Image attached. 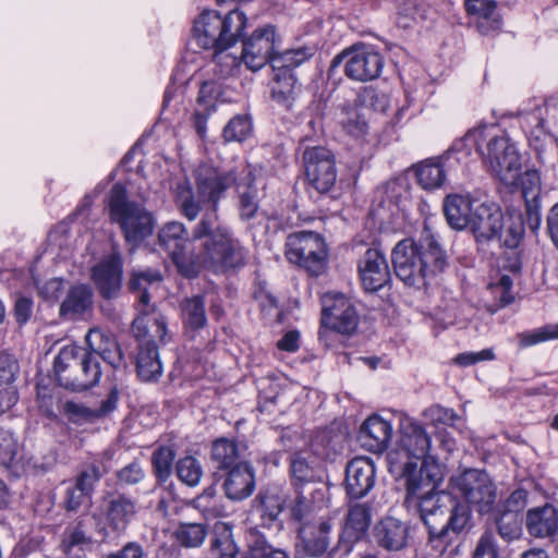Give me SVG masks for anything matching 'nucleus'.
<instances>
[{
  "label": "nucleus",
  "mask_w": 558,
  "mask_h": 558,
  "mask_svg": "<svg viewBox=\"0 0 558 558\" xmlns=\"http://www.w3.org/2000/svg\"><path fill=\"white\" fill-rule=\"evenodd\" d=\"M106 202L108 209H138L140 207V204L130 197L125 185L121 182L113 184Z\"/></svg>",
  "instance_id": "nucleus-52"
},
{
  "label": "nucleus",
  "mask_w": 558,
  "mask_h": 558,
  "mask_svg": "<svg viewBox=\"0 0 558 558\" xmlns=\"http://www.w3.org/2000/svg\"><path fill=\"white\" fill-rule=\"evenodd\" d=\"M252 123L246 116H236L232 118L223 129L226 141L241 142L251 133Z\"/></svg>",
  "instance_id": "nucleus-54"
},
{
  "label": "nucleus",
  "mask_w": 558,
  "mask_h": 558,
  "mask_svg": "<svg viewBox=\"0 0 558 558\" xmlns=\"http://www.w3.org/2000/svg\"><path fill=\"white\" fill-rule=\"evenodd\" d=\"M90 498L86 492L73 485L66 488L63 505L66 511H77Z\"/></svg>",
  "instance_id": "nucleus-61"
},
{
  "label": "nucleus",
  "mask_w": 558,
  "mask_h": 558,
  "mask_svg": "<svg viewBox=\"0 0 558 558\" xmlns=\"http://www.w3.org/2000/svg\"><path fill=\"white\" fill-rule=\"evenodd\" d=\"M473 558H498L495 541L490 533L481 536L473 553Z\"/></svg>",
  "instance_id": "nucleus-64"
},
{
  "label": "nucleus",
  "mask_w": 558,
  "mask_h": 558,
  "mask_svg": "<svg viewBox=\"0 0 558 558\" xmlns=\"http://www.w3.org/2000/svg\"><path fill=\"white\" fill-rule=\"evenodd\" d=\"M171 256L178 271L185 278H194L203 268H209L205 241L198 253L195 252V245L191 241L175 243Z\"/></svg>",
  "instance_id": "nucleus-24"
},
{
  "label": "nucleus",
  "mask_w": 558,
  "mask_h": 558,
  "mask_svg": "<svg viewBox=\"0 0 558 558\" xmlns=\"http://www.w3.org/2000/svg\"><path fill=\"white\" fill-rule=\"evenodd\" d=\"M102 476V472L95 463L88 464L76 477L75 486L92 495L94 486Z\"/></svg>",
  "instance_id": "nucleus-58"
},
{
  "label": "nucleus",
  "mask_w": 558,
  "mask_h": 558,
  "mask_svg": "<svg viewBox=\"0 0 558 558\" xmlns=\"http://www.w3.org/2000/svg\"><path fill=\"white\" fill-rule=\"evenodd\" d=\"M138 376L145 381L159 378L162 374V364L156 344L142 343L136 359Z\"/></svg>",
  "instance_id": "nucleus-41"
},
{
  "label": "nucleus",
  "mask_w": 558,
  "mask_h": 558,
  "mask_svg": "<svg viewBox=\"0 0 558 558\" xmlns=\"http://www.w3.org/2000/svg\"><path fill=\"white\" fill-rule=\"evenodd\" d=\"M341 63H344L345 75L356 82H368L379 76L384 59L379 52L365 45L353 46L337 54L329 71H335Z\"/></svg>",
  "instance_id": "nucleus-10"
},
{
  "label": "nucleus",
  "mask_w": 558,
  "mask_h": 558,
  "mask_svg": "<svg viewBox=\"0 0 558 558\" xmlns=\"http://www.w3.org/2000/svg\"><path fill=\"white\" fill-rule=\"evenodd\" d=\"M430 448V437L425 428L416 421L404 417L400 422L399 437L395 447L387 453V464L390 473H401L409 465H418L425 459Z\"/></svg>",
  "instance_id": "nucleus-6"
},
{
  "label": "nucleus",
  "mask_w": 558,
  "mask_h": 558,
  "mask_svg": "<svg viewBox=\"0 0 558 558\" xmlns=\"http://www.w3.org/2000/svg\"><path fill=\"white\" fill-rule=\"evenodd\" d=\"M487 195L480 190L474 192L450 193L444 199L442 209H490Z\"/></svg>",
  "instance_id": "nucleus-43"
},
{
  "label": "nucleus",
  "mask_w": 558,
  "mask_h": 558,
  "mask_svg": "<svg viewBox=\"0 0 558 558\" xmlns=\"http://www.w3.org/2000/svg\"><path fill=\"white\" fill-rule=\"evenodd\" d=\"M391 474L397 478L404 480L405 501L409 505L416 506L423 498L441 492L437 488L444 478V473L434 457L421 462L418 470L417 465H409L404 472Z\"/></svg>",
  "instance_id": "nucleus-9"
},
{
  "label": "nucleus",
  "mask_w": 558,
  "mask_h": 558,
  "mask_svg": "<svg viewBox=\"0 0 558 558\" xmlns=\"http://www.w3.org/2000/svg\"><path fill=\"white\" fill-rule=\"evenodd\" d=\"M226 495L232 500H242L252 495L255 488L254 474L251 468L244 464H236L229 472L225 484Z\"/></svg>",
  "instance_id": "nucleus-36"
},
{
  "label": "nucleus",
  "mask_w": 558,
  "mask_h": 558,
  "mask_svg": "<svg viewBox=\"0 0 558 558\" xmlns=\"http://www.w3.org/2000/svg\"><path fill=\"white\" fill-rule=\"evenodd\" d=\"M85 527V520L80 519L74 525L65 529L60 544V548L65 555L70 556L74 547L83 548L93 543Z\"/></svg>",
  "instance_id": "nucleus-45"
},
{
  "label": "nucleus",
  "mask_w": 558,
  "mask_h": 558,
  "mask_svg": "<svg viewBox=\"0 0 558 558\" xmlns=\"http://www.w3.org/2000/svg\"><path fill=\"white\" fill-rule=\"evenodd\" d=\"M392 265L405 286L420 289L445 270L448 256L436 238L426 233L418 242L412 239L398 242L392 250Z\"/></svg>",
  "instance_id": "nucleus-1"
},
{
  "label": "nucleus",
  "mask_w": 558,
  "mask_h": 558,
  "mask_svg": "<svg viewBox=\"0 0 558 558\" xmlns=\"http://www.w3.org/2000/svg\"><path fill=\"white\" fill-rule=\"evenodd\" d=\"M335 520V515L327 514L308 521L299 529L302 547L307 556L320 557L328 550Z\"/></svg>",
  "instance_id": "nucleus-16"
},
{
  "label": "nucleus",
  "mask_w": 558,
  "mask_h": 558,
  "mask_svg": "<svg viewBox=\"0 0 558 558\" xmlns=\"http://www.w3.org/2000/svg\"><path fill=\"white\" fill-rule=\"evenodd\" d=\"M451 155L452 153L448 151L442 157L427 158L413 165L411 171L414 173L416 183L425 191L441 187L447 178L446 161Z\"/></svg>",
  "instance_id": "nucleus-28"
},
{
  "label": "nucleus",
  "mask_w": 558,
  "mask_h": 558,
  "mask_svg": "<svg viewBox=\"0 0 558 558\" xmlns=\"http://www.w3.org/2000/svg\"><path fill=\"white\" fill-rule=\"evenodd\" d=\"M465 8L469 14L476 17V28L481 34L488 35L500 28L501 22L494 1L466 0Z\"/></svg>",
  "instance_id": "nucleus-37"
},
{
  "label": "nucleus",
  "mask_w": 558,
  "mask_h": 558,
  "mask_svg": "<svg viewBox=\"0 0 558 558\" xmlns=\"http://www.w3.org/2000/svg\"><path fill=\"white\" fill-rule=\"evenodd\" d=\"M17 369V362L11 355L0 354V386H13Z\"/></svg>",
  "instance_id": "nucleus-60"
},
{
  "label": "nucleus",
  "mask_w": 558,
  "mask_h": 558,
  "mask_svg": "<svg viewBox=\"0 0 558 558\" xmlns=\"http://www.w3.org/2000/svg\"><path fill=\"white\" fill-rule=\"evenodd\" d=\"M305 180L319 193L329 192L337 181L333 154L323 146L306 147L302 155Z\"/></svg>",
  "instance_id": "nucleus-12"
},
{
  "label": "nucleus",
  "mask_w": 558,
  "mask_h": 558,
  "mask_svg": "<svg viewBox=\"0 0 558 558\" xmlns=\"http://www.w3.org/2000/svg\"><path fill=\"white\" fill-rule=\"evenodd\" d=\"M196 181L199 202L216 204L222 193L235 182V178L232 173L221 174L216 169L202 165L196 170Z\"/></svg>",
  "instance_id": "nucleus-22"
},
{
  "label": "nucleus",
  "mask_w": 558,
  "mask_h": 558,
  "mask_svg": "<svg viewBox=\"0 0 558 558\" xmlns=\"http://www.w3.org/2000/svg\"><path fill=\"white\" fill-rule=\"evenodd\" d=\"M483 157L490 172L506 186H517L522 168L521 157L515 145L507 136L490 138Z\"/></svg>",
  "instance_id": "nucleus-8"
},
{
  "label": "nucleus",
  "mask_w": 558,
  "mask_h": 558,
  "mask_svg": "<svg viewBox=\"0 0 558 558\" xmlns=\"http://www.w3.org/2000/svg\"><path fill=\"white\" fill-rule=\"evenodd\" d=\"M31 460L24 452L23 445L10 429L0 428V466L20 475L29 464Z\"/></svg>",
  "instance_id": "nucleus-29"
},
{
  "label": "nucleus",
  "mask_w": 558,
  "mask_h": 558,
  "mask_svg": "<svg viewBox=\"0 0 558 558\" xmlns=\"http://www.w3.org/2000/svg\"><path fill=\"white\" fill-rule=\"evenodd\" d=\"M132 332L142 343L163 342L167 336V322L160 313L142 312L132 324Z\"/></svg>",
  "instance_id": "nucleus-32"
},
{
  "label": "nucleus",
  "mask_w": 558,
  "mask_h": 558,
  "mask_svg": "<svg viewBox=\"0 0 558 558\" xmlns=\"http://www.w3.org/2000/svg\"><path fill=\"white\" fill-rule=\"evenodd\" d=\"M102 509L108 526L117 533L124 532L137 513L136 501L120 493H108Z\"/></svg>",
  "instance_id": "nucleus-20"
},
{
  "label": "nucleus",
  "mask_w": 558,
  "mask_h": 558,
  "mask_svg": "<svg viewBox=\"0 0 558 558\" xmlns=\"http://www.w3.org/2000/svg\"><path fill=\"white\" fill-rule=\"evenodd\" d=\"M244 558H288L287 554L276 549L263 539H256L250 545Z\"/></svg>",
  "instance_id": "nucleus-59"
},
{
  "label": "nucleus",
  "mask_w": 558,
  "mask_h": 558,
  "mask_svg": "<svg viewBox=\"0 0 558 558\" xmlns=\"http://www.w3.org/2000/svg\"><path fill=\"white\" fill-rule=\"evenodd\" d=\"M475 211H444L448 225L456 230L470 229Z\"/></svg>",
  "instance_id": "nucleus-63"
},
{
  "label": "nucleus",
  "mask_w": 558,
  "mask_h": 558,
  "mask_svg": "<svg viewBox=\"0 0 558 558\" xmlns=\"http://www.w3.org/2000/svg\"><path fill=\"white\" fill-rule=\"evenodd\" d=\"M498 533L506 541H512L520 536L521 525L515 513L504 512L496 519Z\"/></svg>",
  "instance_id": "nucleus-55"
},
{
  "label": "nucleus",
  "mask_w": 558,
  "mask_h": 558,
  "mask_svg": "<svg viewBox=\"0 0 558 558\" xmlns=\"http://www.w3.org/2000/svg\"><path fill=\"white\" fill-rule=\"evenodd\" d=\"M311 57V52L307 49H293L284 52H277L271 58V68L278 71L279 74L287 72L292 74L291 70L305 62Z\"/></svg>",
  "instance_id": "nucleus-47"
},
{
  "label": "nucleus",
  "mask_w": 558,
  "mask_h": 558,
  "mask_svg": "<svg viewBox=\"0 0 558 558\" xmlns=\"http://www.w3.org/2000/svg\"><path fill=\"white\" fill-rule=\"evenodd\" d=\"M372 520V508L367 502H357L349 506L345 522L339 535L335 549L350 553L353 545L366 534Z\"/></svg>",
  "instance_id": "nucleus-18"
},
{
  "label": "nucleus",
  "mask_w": 558,
  "mask_h": 558,
  "mask_svg": "<svg viewBox=\"0 0 558 558\" xmlns=\"http://www.w3.org/2000/svg\"><path fill=\"white\" fill-rule=\"evenodd\" d=\"M129 242L137 243L153 231V218L149 211H111Z\"/></svg>",
  "instance_id": "nucleus-31"
},
{
  "label": "nucleus",
  "mask_w": 558,
  "mask_h": 558,
  "mask_svg": "<svg viewBox=\"0 0 558 558\" xmlns=\"http://www.w3.org/2000/svg\"><path fill=\"white\" fill-rule=\"evenodd\" d=\"M374 202L377 207L390 209L398 207L407 209H424L429 204L422 196H414L411 187L405 180H392L375 191Z\"/></svg>",
  "instance_id": "nucleus-17"
},
{
  "label": "nucleus",
  "mask_w": 558,
  "mask_h": 558,
  "mask_svg": "<svg viewBox=\"0 0 558 558\" xmlns=\"http://www.w3.org/2000/svg\"><path fill=\"white\" fill-rule=\"evenodd\" d=\"M286 255L291 263L315 276L322 274L326 267V244L323 238L314 232L289 235Z\"/></svg>",
  "instance_id": "nucleus-11"
},
{
  "label": "nucleus",
  "mask_w": 558,
  "mask_h": 558,
  "mask_svg": "<svg viewBox=\"0 0 558 558\" xmlns=\"http://www.w3.org/2000/svg\"><path fill=\"white\" fill-rule=\"evenodd\" d=\"M173 459L174 452L169 447H160L154 452L153 465L159 478L165 480L169 476Z\"/></svg>",
  "instance_id": "nucleus-56"
},
{
  "label": "nucleus",
  "mask_w": 558,
  "mask_h": 558,
  "mask_svg": "<svg viewBox=\"0 0 558 558\" xmlns=\"http://www.w3.org/2000/svg\"><path fill=\"white\" fill-rule=\"evenodd\" d=\"M376 469L369 458L356 457L345 469V488L351 498H362L374 487Z\"/></svg>",
  "instance_id": "nucleus-21"
},
{
  "label": "nucleus",
  "mask_w": 558,
  "mask_h": 558,
  "mask_svg": "<svg viewBox=\"0 0 558 558\" xmlns=\"http://www.w3.org/2000/svg\"><path fill=\"white\" fill-rule=\"evenodd\" d=\"M162 276L156 269L133 270L130 274L129 288L138 295L140 303L148 306L150 301V291L160 286Z\"/></svg>",
  "instance_id": "nucleus-39"
},
{
  "label": "nucleus",
  "mask_w": 558,
  "mask_h": 558,
  "mask_svg": "<svg viewBox=\"0 0 558 558\" xmlns=\"http://www.w3.org/2000/svg\"><path fill=\"white\" fill-rule=\"evenodd\" d=\"M277 39L274 26L267 25L256 29L244 41L241 60L252 71L262 69L266 63L271 64V58L276 54Z\"/></svg>",
  "instance_id": "nucleus-13"
},
{
  "label": "nucleus",
  "mask_w": 558,
  "mask_h": 558,
  "mask_svg": "<svg viewBox=\"0 0 558 558\" xmlns=\"http://www.w3.org/2000/svg\"><path fill=\"white\" fill-rule=\"evenodd\" d=\"M180 310L186 332L192 333L206 326L205 300L202 295L183 299L180 303Z\"/></svg>",
  "instance_id": "nucleus-40"
},
{
  "label": "nucleus",
  "mask_w": 558,
  "mask_h": 558,
  "mask_svg": "<svg viewBox=\"0 0 558 558\" xmlns=\"http://www.w3.org/2000/svg\"><path fill=\"white\" fill-rule=\"evenodd\" d=\"M362 283L367 291H377L390 279L388 264L384 255L374 248L365 252L359 264Z\"/></svg>",
  "instance_id": "nucleus-23"
},
{
  "label": "nucleus",
  "mask_w": 558,
  "mask_h": 558,
  "mask_svg": "<svg viewBox=\"0 0 558 558\" xmlns=\"http://www.w3.org/2000/svg\"><path fill=\"white\" fill-rule=\"evenodd\" d=\"M189 221L197 219L201 211H185ZM203 215L194 227L193 238L205 240L206 259L215 271L242 267L246 263V250L234 239L229 230L218 222L216 211H202Z\"/></svg>",
  "instance_id": "nucleus-2"
},
{
  "label": "nucleus",
  "mask_w": 558,
  "mask_h": 558,
  "mask_svg": "<svg viewBox=\"0 0 558 558\" xmlns=\"http://www.w3.org/2000/svg\"><path fill=\"white\" fill-rule=\"evenodd\" d=\"M94 304V292L84 283L72 286L60 304L59 315L65 320H77L89 313Z\"/></svg>",
  "instance_id": "nucleus-27"
},
{
  "label": "nucleus",
  "mask_w": 558,
  "mask_h": 558,
  "mask_svg": "<svg viewBox=\"0 0 558 558\" xmlns=\"http://www.w3.org/2000/svg\"><path fill=\"white\" fill-rule=\"evenodd\" d=\"M521 190H513L525 202L526 209H539L543 206L550 209H558V202L553 203L548 193H544L541 189V177L536 170H527L522 175Z\"/></svg>",
  "instance_id": "nucleus-30"
},
{
  "label": "nucleus",
  "mask_w": 558,
  "mask_h": 558,
  "mask_svg": "<svg viewBox=\"0 0 558 558\" xmlns=\"http://www.w3.org/2000/svg\"><path fill=\"white\" fill-rule=\"evenodd\" d=\"M526 529L535 537H548L558 530V514L554 506L546 504L526 513Z\"/></svg>",
  "instance_id": "nucleus-34"
},
{
  "label": "nucleus",
  "mask_w": 558,
  "mask_h": 558,
  "mask_svg": "<svg viewBox=\"0 0 558 558\" xmlns=\"http://www.w3.org/2000/svg\"><path fill=\"white\" fill-rule=\"evenodd\" d=\"M286 505L284 496L277 492L267 489L255 498V510L258 513L262 525L265 527L281 526L279 517Z\"/></svg>",
  "instance_id": "nucleus-35"
},
{
  "label": "nucleus",
  "mask_w": 558,
  "mask_h": 558,
  "mask_svg": "<svg viewBox=\"0 0 558 558\" xmlns=\"http://www.w3.org/2000/svg\"><path fill=\"white\" fill-rule=\"evenodd\" d=\"M451 483L469 508H473L481 514L493 511L497 499V487L485 471L464 470L461 474L453 476Z\"/></svg>",
  "instance_id": "nucleus-7"
},
{
  "label": "nucleus",
  "mask_w": 558,
  "mask_h": 558,
  "mask_svg": "<svg viewBox=\"0 0 558 558\" xmlns=\"http://www.w3.org/2000/svg\"><path fill=\"white\" fill-rule=\"evenodd\" d=\"M409 526L392 517L383 519L375 526V537L379 546L388 550H400L408 542Z\"/></svg>",
  "instance_id": "nucleus-33"
},
{
  "label": "nucleus",
  "mask_w": 558,
  "mask_h": 558,
  "mask_svg": "<svg viewBox=\"0 0 558 558\" xmlns=\"http://www.w3.org/2000/svg\"><path fill=\"white\" fill-rule=\"evenodd\" d=\"M214 49V63L215 73L218 77L225 78L231 76L236 71L240 59L236 56L228 52L229 48H213Z\"/></svg>",
  "instance_id": "nucleus-50"
},
{
  "label": "nucleus",
  "mask_w": 558,
  "mask_h": 558,
  "mask_svg": "<svg viewBox=\"0 0 558 558\" xmlns=\"http://www.w3.org/2000/svg\"><path fill=\"white\" fill-rule=\"evenodd\" d=\"M58 383L66 389L83 391L95 386L101 376L98 359L76 345L62 348L54 360Z\"/></svg>",
  "instance_id": "nucleus-5"
},
{
  "label": "nucleus",
  "mask_w": 558,
  "mask_h": 558,
  "mask_svg": "<svg viewBox=\"0 0 558 558\" xmlns=\"http://www.w3.org/2000/svg\"><path fill=\"white\" fill-rule=\"evenodd\" d=\"M85 341L89 349L88 353H92L96 359L100 356L114 369L125 367L120 345L110 335L99 328H92L86 335Z\"/></svg>",
  "instance_id": "nucleus-25"
},
{
  "label": "nucleus",
  "mask_w": 558,
  "mask_h": 558,
  "mask_svg": "<svg viewBox=\"0 0 558 558\" xmlns=\"http://www.w3.org/2000/svg\"><path fill=\"white\" fill-rule=\"evenodd\" d=\"M179 478L189 486H195L203 476L201 463L193 457H184L177 463Z\"/></svg>",
  "instance_id": "nucleus-51"
},
{
  "label": "nucleus",
  "mask_w": 558,
  "mask_h": 558,
  "mask_svg": "<svg viewBox=\"0 0 558 558\" xmlns=\"http://www.w3.org/2000/svg\"><path fill=\"white\" fill-rule=\"evenodd\" d=\"M518 338L521 347H531L544 341L558 339V323L519 333Z\"/></svg>",
  "instance_id": "nucleus-53"
},
{
  "label": "nucleus",
  "mask_w": 558,
  "mask_h": 558,
  "mask_svg": "<svg viewBox=\"0 0 558 558\" xmlns=\"http://www.w3.org/2000/svg\"><path fill=\"white\" fill-rule=\"evenodd\" d=\"M246 22V15L238 9L225 15L205 10L194 21L193 36L204 49L230 48L243 35Z\"/></svg>",
  "instance_id": "nucleus-4"
},
{
  "label": "nucleus",
  "mask_w": 558,
  "mask_h": 558,
  "mask_svg": "<svg viewBox=\"0 0 558 558\" xmlns=\"http://www.w3.org/2000/svg\"><path fill=\"white\" fill-rule=\"evenodd\" d=\"M362 109L355 104L340 107L339 122L344 131L352 136L359 137L367 132L368 125Z\"/></svg>",
  "instance_id": "nucleus-44"
},
{
  "label": "nucleus",
  "mask_w": 558,
  "mask_h": 558,
  "mask_svg": "<svg viewBox=\"0 0 558 558\" xmlns=\"http://www.w3.org/2000/svg\"><path fill=\"white\" fill-rule=\"evenodd\" d=\"M295 78L292 74L284 72L283 74H276V82L271 89V98L278 105L289 110L294 100Z\"/></svg>",
  "instance_id": "nucleus-46"
},
{
  "label": "nucleus",
  "mask_w": 558,
  "mask_h": 558,
  "mask_svg": "<svg viewBox=\"0 0 558 558\" xmlns=\"http://www.w3.org/2000/svg\"><path fill=\"white\" fill-rule=\"evenodd\" d=\"M423 415L433 424L453 425L459 418L458 414L452 409H447L439 404L428 407L424 410Z\"/></svg>",
  "instance_id": "nucleus-57"
},
{
  "label": "nucleus",
  "mask_w": 558,
  "mask_h": 558,
  "mask_svg": "<svg viewBox=\"0 0 558 558\" xmlns=\"http://www.w3.org/2000/svg\"><path fill=\"white\" fill-rule=\"evenodd\" d=\"M207 535L206 525L202 523H182L173 533L175 541L184 547L199 546Z\"/></svg>",
  "instance_id": "nucleus-48"
},
{
  "label": "nucleus",
  "mask_w": 558,
  "mask_h": 558,
  "mask_svg": "<svg viewBox=\"0 0 558 558\" xmlns=\"http://www.w3.org/2000/svg\"><path fill=\"white\" fill-rule=\"evenodd\" d=\"M415 507L434 546H445L471 519L469 507L446 492L425 497Z\"/></svg>",
  "instance_id": "nucleus-3"
},
{
  "label": "nucleus",
  "mask_w": 558,
  "mask_h": 558,
  "mask_svg": "<svg viewBox=\"0 0 558 558\" xmlns=\"http://www.w3.org/2000/svg\"><path fill=\"white\" fill-rule=\"evenodd\" d=\"M238 192L243 207H256V190L253 186L251 170L247 171L245 182L238 185Z\"/></svg>",
  "instance_id": "nucleus-62"
},
{
  "label": "nucleus",
  "mask_w": 558,
  "mask_h": 558,
  "mask_svg": "<svg viewBox=\"0 0 558 558\" xmlns=\"http://www.w3.org/2000/svg\"><path fill=\"white\" fill-rule=\"evenodd\" d=\"M504 219V211H475L471 231L478 241L499 239Z\"/></svg>",
  "instance_id": "nucleus-38"
},
{
  "label": "nucleus",
  "mask_w": 558,
  "mask_h": 558,
  "mask_svg": "<svg viewBox=\"0 0 558 558\" xmlns=\"http://www.w3.org/2000/svg\"><path fill=\"white\" fill-rule=\"evenodd\" d=\"M295 496L290 500L288 510L295 521H303L316 509L327 502L328 488L325 483L296 484Z\"/></svg>",
  "instance_id": "nucleus-19"
},
{
  "label": "nucleus",
  "mask_w": 558,
  "mask_h": 558,
  "mask_svg": "<svg viewBox=\"0 0 558 558\" xmlns=\"http://www.w3.org/2000/svg\"><path fill=\"white\" fill-rule=\"evenodd\" d=\"M322 324L340 333L355 331L359 316L352 302L343 294L327 295L324 299Z\"/></svg>",
  "instance_id": "nucleus-14"
},
{
  "label": "nucleus",
  "mask_w": 558,
  "mask_h": 558,
  "mask_svg": "<svg viewBox=\"0 0 558 558\" xmlns=\"http://www.w3.org/2000/svg\"><path fill=\"white\" fill-rule=\"evenodd\" d=\"M290 472L294 487H296V484L305 485L307 483H323L322 481L315 480L312 463L300 452L292 456Z\"/></svg>",
  "instance_id": "nucleus-49"
},
{
  "label": "nucleus",
  "mask_w": 558,
  "mask_h": 558,
  "mask_svg": "<svg viewBox=\"0 0 558 558\" xmlns=\"http://www.w3.org/2000/svg\"><path fill=\"white\" fill-rule=\"evenodd\" d=\"M391 435L390 423L380 416L373 415L363 423L357 439L364 449L381 453L387 449Z\"/></svg>",
  "instance_id": "nucleus-26"
},
{
  "label": "nucleus",
  "mask_w": 558,
  "mask_h": 558,
  "mask_svg": "<svg viewBox=\"0 0 558 558\" xmlns=\"http://www.w3.org/2000/svg\"><path fill=\"white\" fill-rule=\"evenodd\" d=\"M242 450L234 440L219 438L213 442L211 460L219 469L234 468L236 464H244L241 461Z\"/></svg>",
  "instance_id": "nucleus-42"
},
{
  "label": "nucleus",
  "mask_w": 558,
  "mask_h": 558,
  "mask_svg": "<svg viewBox=\"0 0 558 558\" xmlns=\"http://www.w3.org/2000/svg\"><path fill=\"white\" fill-rule=\"evenodd\" d=\"M92 280L99 293L106 300L118 298L122 287V259L113 252L104 257L92 268Z\"/></svg>",
  "instance_id": "nucleus-15"
}]
</instances>
